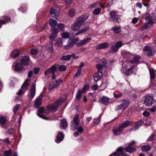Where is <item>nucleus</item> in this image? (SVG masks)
I'll use <instances>...</instances> for the list:
<instances>
[{"label": "nucleus", "mask_w": 156, "mask_h": 156, "mask_svg": "<svg viewBox=\"0 0 156 156\" xmlns=\"http://www.w3.org/2000/svg\"><path fill=\"white\" fill-rule=\"evenodd\" d=\"M88 15H82L77 17L75 20L74 23L71 26V29L74 31H78L75 34V36H77L84 34L88 31L90 28L89 26H86L79 30L84 22L88 18Z\"/></svg>", "instance_id": "nucleus-1"}, {"label": "nucleus", "mask_w": 156, "mask_h": 156, "mask_svg": "<svg viewBox=\"0 0 156 156\" xmlns=\"http://www.w3.org/2000/svg\"><path fill=\"white\" fill-rule=\"evenodd\" d=\"M135 69V67L132 61H126L122 64L121 71L125 75L128 76L133 73Z\"/></svg>", "instance_id": "nucleus-2"}, {"label": "nucleus", "mask_w": 156, "mask_h": 156, "mask_svg": "<svg viewBox=\"0 0 156 156\" xmlns=\"http://www.w3.org/2000/svg\"><path fill=\"white\" fill-rule=\"evenodd\" d=\"M65 98L61 97L58 99L55 103L51 105H48L46 107L45 111V113H48L49 112H55L65 100Z\"/></svg>", "instance_id": "nucleus-3"}, {"label": "nucleus", "mask_w": 156, "mask_h": 156, "mask_svg": "<svg viewBox=\"0 0 156 156\" xmlns=\"http://www.w3.org/2000/svg\"><path fill=\"white\" fill-rule=\"evenodd\" d=\"M111 47L110 48L111 50L114 52H116L119 48L122 46V42L119 41L114 43L112 42L111 44Z\"/></svg>", "instance_id": "nucleus-4"}, {"label": "nucleus", "mask_w": 156, "mask_h": 156, "mask_svg": "<svg viewBox=\"0 0 156 156\" xmlns=\"http://www.w3.org/2000/svg\"><path fill=\"white\" fill-rule=\"evenodd\" d=\"M79 115L78 114H76L74 117L73 120L71 122V126L73 130H75L76 126L79 124Z\"/></svg>", "instance_id": "nucleus-5"}, {"label": "nucleus", "mask_w": 156, "mask_h": 156, "mask_svg": "<svg viewBox=\"0 0 156 156\" xmlns=\"http://www.w3.org/2000/svg\"><path fill=\"white\" fill-rule=\"evenodd\" d=\"M123 149L122 147H119L116 150V151L112 154L109 156H128L123 151Z\"/></svg>", "instance_id": "nucleus-6"}, {"label": "nucleus", "mask_w": 156, "mask_h": 156, "mask_svg": "<svg viewBox=\"0 0 156 156\" xmlns=\"http://www.w3.org/2000/svg\"><path fill=\"white\" fill-rule=\"evenodd\" d=\"M110 14L111 16L110 21L114 23H119L118 20L120 18L115 12L112 11L110 12Z\"/></svg>", "instance_id": "nucleus-7"}, {"label": "nucleus", "mask_w": 156, "mask_h": 156, "mask_svg": "<svg viewBox=\"0 0 156 156\" xmlns=\"http://www.w3.org/2000/svg\"><path fill=\"white\" fill-rule=\"evenodd\" d=\"M144 104L146 106H151L154 102V100L152 97L148 96L145 98L144 100Z\"/></svg>", "instance_id": "nucleus-8"}, {"label": "nucleus", "mask_w": 156, "mask_h": 156, "mask_svg": "<svg viewBox=\"0 0 156 156\" xmlns=\"http://www.w3.org/2000/svg\"><path fill=\"white\" fill-rule=\"evenodd\" d=\"M62 82V80H57L55 81H53L50 83L48 87V89L50 90H52L58 87L60 83Z\"/></svg>", "instance_id": "nucleus-9"}, {"label": "nucleus", "mask_w": 156, "mask_h": 156, "mask_svg": "<svg viewBox=\"0 0 156 156\" xmlns=\"http://www.w3.org/2000/svg\"><path fill=\"white\" fill-rule=\"evenodd\" d=\"M58 65L55 64L51 66L50 68L46 70L44 72V74L45 75L48 74H53L56 70Z\"/></svg>", "instance_id": "nucleus-10"}, {"label": "nucleus", "mask_w": 156, "mask_h": 156, "mask_svg": "<svg viewBox=\"0 0 156 156\" xmlns=\"http://www.w3.org/2000/svg\"><path fill=\"white\" fill-rule=\"evenodd\" d=\"M11 20V19L7 16H2L0 19V28L2 25L6 24Z\"/></svg>", "instance_id": "nucleus-11"}, {"label": "nucleus", "mask_w": 156, "mask_h": 156, "mask_svg": "<svg viewBox=\"0 0 156 156\" xmlns=\"http://www.w3.org/2000/svg\"><path fill=\"white\" fill-rule=\"evenodd\" d=\"M91 40V38L90 37H88L83 40H80L76 44V46L78 47L85 44L88 43L89 41Z\"/></svg>", "instance_id": "nucleus-12"}, {"label": "nucleus", "mask_w": 156, "mask_h": 156, "mask_svg": "<svg viewBox=\"0 0 156 156\" xmlns=\"http://www.w3.org/2000/svg\"><path fill=\"white\" fill-rule=\"evenodd\" d=\"M30 95L31 99H30V102L34 97L36 94V84L35 83L32 84L30 90Z\"/></svg>", "instance_id": "nucleus-13"}, {"label": "nucleus", "mask_w": 156, "mask_h": 156, "mask_svg": "<svg viewBox=\"0 0 156 156\" xmlns=\"http://www.w3.org/2000/svg\"><path fill=\"white\" fill-rule=\"evenodd\" d=\"M20 61L22 65H28L29 63L30 59L29 56L25 55L23 57Z\"/></svg>", "instance_id": "nucleus-14"}, {"label": "nucleus", "mask_w": 156, "mask_h": 156, "mask_svg": "<svg viewBox=\"0 0 156 156\" xmlns=\"http://www.w3.org/2000/svg\"><path fill=\"white\" fill-rule=\"evenodd\" d=\"M123 130L119 125L118 127L113 129L112 131L113 134L115 136L120 135Z\"/></svg>", "instance_id": "nucleus-15"}, {"label": "nucleus", "mask_w": 156, "mask_h": 156, "mask_svg": "<svg viewBox=\"0 0 156 156\" xmlns=\"http://www.w3.org/2000/svg\"><path fill=\"white\" fill-rule=\"evenodd\" d=\"M145 20L147 21V23L149 24H152L153 23V17H151L150 14L148 12H146L145 14Z\"/></svg>", "instance_id": "nucleus-16"}, {"label": "nucleus", "mask_w": 156, "mask_h": 156, "mask_svg": "<svg viewBox=\"0 0 156 156\" xmlns=\"http://www.w3.org/2000/svg\"><path fill=\"white\" fill-rule=\"evenodd\" d=\"M144 123L143 120H140L136 122L134 124V126L131 128L130 130H136L139 128L140 126L143 125Z\"/></svg>", "instance_id": "nucleus-17"}, {"label": "nucleus", "mask_w": 156, "mask_h": 156, "mask_svg": "<svg viewBox=\"0 0 156 156\" xmlns=\"http://www.w3.org/2000/svg\"><path fill=\"white\" fill-rule=\"evenodd\" d=\"M108 80L106 79H105L102 81L101 85L99 87L98 90H104L107 87L108 85Z\"/></svg>", "instance_id": "nucleus-18"}, {"label": "nucleus", "mask_w": 156, "mask_h": 156, "mask_svg": "<svg viewBox=\"0 0 156 156\" xmlns=\"http://www.w3.org/2000/svg\"><path fill=\"white\" fill-rule=\"evenodd\" d=\"M64 137V136L63 134V133L62 131H59L58 133L57 136V140H56L55 141L56 143H59L61 141H62Z\"/></svg>", "instance_id": "nucleus-19"}, {"label": "nucleus", "mask_w": 156, "mask_h": 156, "mask_svg": "<svg viewBox=\"0 0 156 156\" xmlns=\"http://www.w3.org/2000/svg\"><path fill=\"white\" fill-rule=\"evenodd\" d=\"M102 73L100 70L98 71L97 73L94 74L93 77L95 81H98L102 76Z\"/></svg>", "instance_id": "nucleus-20"}, {"label": "nucleus", "mask_w": 156, "mask_h": 156, "mask_svg": "<svg viewBox=\"0 0 156 156\" xmlns=\"http://www.w3.org/2000/svg\"><path fill=\"white\" fill-rule=\"evenodd\" d=\"M60 124V127L63 129H66L68 125L67 122L65 119H63L61 120Z\"/></svg>", "instance_id": "nucleus-21"}, {"label": "nucleus", "mask_w": 156, "mask_h": 156, "mask_svg": "<svg viewBox=\"0 0 156 156\" xmlns=\"http://www.w3.org/2000/svg\"><path fill=\"white\" fill-rule=\"evenodd\" d=\"M119 101L120 103H122L121 104L122 105V106L123 107V110L126 108L130 104V101L129 100H126L125 99L120 100Z\"/></svg>", "instance_id": "nucleus-22"}, {"label": "nucleus", "mask_w": 156, "mask_h": 156, "mask_svg": "<svg viewBox=\"0 0 156 156\" xmlns=\"http://www.w3.org/2000/svg\"><path fill=\"white\" fill-rule=\"evenodd\" d=\"M50 16L52 17H54L57 19H58L59 16L58 15L56 14V10L53 8L51 9L50 11Z\"/></svg>", "instance_id": "nucleus-23"}, {"label": "nucleus", "mask_w": 156, "mask_h": 156, "mask_svg": "<svg viewBox=\"0 0 156 156\" xmlns=\"http://www.w3.org/2000/svg\"><path fill=\"white\" fill-rule=\"evenodd\" d=\"M99 101L102 104L106 105L109 101V99L106 96H103L100 98Z\"/></svg>", "instance_id": "nucleus-24"}, {"label": "nucleus", "mask_w": 156, "mask_h": 156, "mask_svg": "<svg viewBox=\"0 0 156 156\" xmlns=\"http://www.w3.org/2000/svg\"><path fill=\"white\" fill-rule=\"evenodd\" d=\"M144 50L147 52L148 56H151L153 55L152 50L149 46H145L144 48Z\"/></svg>", "instance_id": "nucleus-25"}, {"label": "nucleus", "mask_w": 156, "mask_h": 156, "mask_svg": "<svg viewBox=\"0 0 156 156\" xmlns=\"http://www.w3.org/2000/svg\"><path fill=\"white\" fill-rule=\"evenodd\" d=\"M108 45L107 43H105L103 44H99L96 47V49L97 50H100L104 49L107 48Z\"/></svg>", "instance_id": "nucleus-26"}, {"label": "nucleus", "mask_w": 156, "mask_h": 156, "mask_svg": "<svg viewBox=\"0 0 156 156\" xmlns=\"http://www.w3.org/2000/svg\"><path fill=\"white\" fill-rule=\"evenodd\" d=\"M42 103L41 97L39 96L36 100L34 105L36 108H37L39 107Z\"/></svg>", "instance_id": "nucleus-27"}, {"label": "nucleus", "mask_w": 156, "mask_h": 156, "mask_svg": "<svg viewBox=\"0 0 156 156\" xmlns=\"http://www.w3.org/2000/svg\"><path fill=\"white\" fill-rule=\"evenodd\" d=\"M74 56V54L72 53L71 55H64L61 58V59L66 61H68L69 60L72 56Z\"/></svg>", "instance_id": "nucleus-28"}, {"label": "nucleus", "mask_w": 156, "mask_h": 156, "mask_svg": "<svg viewBox=\"0 0 156 156\" xmlns=\"http://www.w3.org/2000/svg\"><path fill=\"white\" fill-rule=\"evenodd\" d=\"M131 122L129 120H127L125 121L122 124H120L119 126L124 130V129L129 126Z\"/></svg>", "instance_id": "nucleus-29"}, {"label": "nucleus", "mask_w": 156, "mask_h": 156, "mask_svg": "<svg viewBox=\"0 0 156 156\" xmlns=\"http://www.w3.org/2000/svg\"><path fill=\"white\" fill-rule=\"evenodd\" d=\"M13 66L14 69L17 71H20L22 70L23 68L22 64L20 63L16 64Z\"/></svg>", "instance_id": "nucleus-30"}, {"label": "nucleus", "mask_w": 156, "mask_h": 156, "mask_svg": "<svg viewBox=\"0 0 156 156\" xmlns=\"http://www.w3.org/2000/svg\"><path fill=\"white\" fill-rule=\"evenodd\" d=\"M124 150L127 152L130 153H133L135 152L136 149L135 147H131L128 146L127 147L125 148Z\"/></svg>", "instance_id": "nucleus-31"}, {"label": "nucleus", "mask_w": 156, "mask_h": 156, "mask_svg": "<svg viewBox=\"0 0 156 156\" xmlns=\"http://www.w3.org/2000/svg\"><path fill=\"white\" fill-rule=\"evenodd\" d=\"M20 54V51L18 50H15L13 51L11 54L12 57L13 58H15L17 57Z\"/></svg>", "instance_id": "nucleus-32"}, {"label": "nucleus", "mask_w": 156, "mask_h": 156, "mask_svg": "<svg viewBox=\"0 0 156 156\" xmlns=\"http://www.w3.org/2000/svg\"><path fill=\"white\" fill-rule=\"evenodd\" d=\"M151 147L149 145H143L141 147V150L143 152L149 151L151 150Z\"/></svg>", "instance_id": "nucleus-33"}, {"label": "nucleus", "mask_w": 156, "mask_h": 156, "mask_svg": "<svg viewBox=\"0 0 156 156\" xmlns=\"http://www.w3.org/2000/svg\"><path fill=\"white\" fill-rule=\"evenodd\" d=\"M6 120L5 117L3 116L0 117V123L2 124L1 125V126L3 128L6 129L5 126L3 125V124L6 122Z\"/></svg>", "instance_id": "nucleus-34"}, {"label": "nucleus", "mask_w": 156, "mask_h": 156, "mask_svg": "<svg viewBox=\"0 0 156 156\" xmlns=\"http://www.w3.org/2000/svg\"><path fill=\"white\" fill-rule=\"evenodd\" d=\"M29 80L28 79H27L25 80L23 84L21 86L22 89H26L27 87L29 84Z\"/></svg>", "instance_id": "nucleus-35"}, {"label": "nucleus", "mask_w": 156, "mask_h": 156, "mask_svg": "<svg viewBox=\"0 0 156 156\" xmlns=\"http://www.w3.org/2000/svg\"><path fill=\"white\" fill-rule=\"evenodd\" d=\"M57 24V21L53 19H50L49 20V24L51 27L55 26Z\"/></svg>", "instance_id": "nucleus-36"}, {"label": "nucleus", "mask_w": 156, "mask_h": 156, "mask_svg": "<svg viewBox=\"0 0 156 156\" xmlns=\"http://www.w3.org/2000/svg\"><path fill=\"white\" fill-rule=\"evenodd\" d=\"M46 48L48 49L51 52H53V50L52 48V41H50L49 43L46 45Z\"/></svg>", "instance_id": "nucleus-37"}, {"label": "nucleus", "mask_w": 156, "mask_h": 156, "mask_svg": "<svg viewBox=\"0 0 156 156\" xmlns=\"http://www.w3.org/2000/svg\"><path fill=\"white\" fill-rule=\"evenodd\" d=\"M140 58V57L139 55H136L134 57L133 60H131L133 62V63H135L136 64H138L139 63V60Z\"/></svg>", "instance_id": "nucleus-38"}, {"label": "nucleus", "mask_w": 156, "mask_h": 156, "mask_svg": "<svg viewBox=\"0 0 156 156\" xmlns=\"http://www.w3.org/2000/svg\"><path fill=\"white\" fill-rule=\"evenodd\" d=\"M68 14L70 17H73L76 15L75 10L72 9H70L69 11Z\"/></svg>", "instance_id": "nucleus-39"}, {"label": "nucleus", "mask_w": 156, "mask_h": 156, "mask_svg": "<svg viewBox=\"0 0 156 156\" xmlns=\"http://www.w3.org/2000/svg\"><path fill=\"white\" fill-rule=\"evenodd\" d=\"M73 44L69 40L68 42V44L64 47V49L67 50L72 47L73 46Z\"/></svg>", "instance_id": "nucleus-40"}, {"label": "nucleus", "mask_w": 156, "mask_h": 156, "mask_svg": "<svg viewBox=\"0 0 156 156\" xmlns=\"http://www.w3.org/2000/svg\"><path fill=\"white\" fill-rule=\"evenodd\" d=\"M112 30L115 33H119L121 32V30L119 27H114L112 28Z\"/></svg>", "instance_id": "nucleus-41"}, {"label": "nucleus", "mask_w": 156, "mask_h": 156, "mask_svg": "<svg viewBox=\"0 0 156 156\" xmlns=\"http://www.w3.org/2000/svg\"><path fill=\"white\" fill-rule=\"evenodd\" d=\"M101 10L100 8H98L94 10L93 13L95 15H98L101 12Z\"/></svg>", "instance_id": "nucleus-42"}, {"label": "nucleus", "mask_w": 156, "mask_h": 156, "mask_svg": "<svg viewBox=\"0 0 156 156\" xmlns=\"http://www.w3.org/2000/svg\"><path fill=\"white\" fill-rule=\"evenodd\" d=\"M12 153V150L11 149H9L4 151V155L5 156H10Z\"/></svg>", "instance_id": "nucleus-43"}, {"label": "nucleus", "mask_w": 156, "mask_h": 156, "mask_svg": "<svg viewBox=\"0 0 156 156\" xmlns=\"http://www.w3.org/2000/svg\"><path fill=\"white\" fill-rule=\"evenodd\" d=\"M155 136V133H152L147 140V141L148 142H151L154 140Z\"/></svg>", "instance_id": "nucleus-44"}, {"label": "nucleus", "mask_w": 156, "mask_h": 156, "mask_svg": "<svg viewBox=\"0 0 156 156\" xmlns=\"http://www.w3.org/2000/svg\"><path fill=\"white\" fill-rule=\"evenodd\" d=\"M66 69V66L63 65L59 66L58 67V69L60 71H65Z\"/></svg>", "instance_id": "nucleus-45"}, {"label": "nucleus", "mask_w": 156, "mask_h": 156, "mask_svg": "<svg viewBox=\"0 0 156 156\" xmlns=\"http://www.w3.org/2000/svg\"><path fill=\"white\" fill-rule=\"evenodd\" d=\"M83 91L79 90H78L76 96V98L78 99H80L81 98V94Z\"/></svg>", "instance_id": "nucleus-46"}, {"label": "nucleus", "mask_w": 156, "mask_h": 156, "mask_svg": "<svg viewBox=\"0 0 156 156\" xmlns=\"http://www.w3.org/2000/svg\"><path fill=\"white\" fill-rule=\"evenodd\" d=\"M64 25L63 24L59 23L57 25V26L59 30H62V31H64Z\"/></svg>", "instance_id": "nucleus-47"}, {"label": "nucleus", "mask_w": 156, "mask_h": 156, "mask_svg": "<svg viewBox=\"0 0 156 156\" xmlns=\"http://www.w3.org/2000/svg\"><path fill=\"white\" fill-rule=\"evenodd\" d=\"M56 43L58 47H61L62 46V38H59L56 41Z\"/></svg>", "instance_id": "nucleus-48"}, {"label": "nucleus", "mask_w": 156, "mask_h": 156, "mask_svg": "<svg viewBox=\"0 0 156 156\" xmlns=\"http://www.w3.org/2000/svg\"><path fill=\"white\" fill-rule=\"evenodd\" d=\"M69 41L72 43L73 45H74L77 43L79 41V38L78 37H76L75 38L71 40H69Z\"/></svg>", "instance_id": "nucleus-49"}, {"label": "nucleus", "mask_w": 156, "mask_h": 156, "mask_svg": "<svg viewBox=\"0 0 156 156\" xmlns=\"http://www.w3.org/2000/svg\"><path fill=\"white\" fill-rule=\"evenodd\" d=\"M20 105L19 104L17 105L16 106H14L12 109V111L15 114L16 113V111L20 108Z\"/></svg>", "instance_id": "nucleus-50"}, {"label": "nucleus", "mask_w": 156, "mask_h": 156, "mask_svg": "<svg viewBox=\"0 0 156 156\" xmlns=\"http://www.w3.org/2000/svg\"><path fill=\"white\" fill-rule=\"evenodd\" d=\"M19 10L23 12L25 11L26 10V6L25 5H23V6H21L19 8Z\"/></svg>", "instance_id": "nucleus-51"}, {"label": "nucleus", "mask_w": 156, "mask_h": 156, "mask_svg": "<svg viewBox=\"0 0 156 156\" xmlns=\"http://www.w3.org/2000/svg\"><path fill=\"white\" fill-rule=\"evenodd\" d=\"M69 34L67 32L63 33L62 35L63 38H69Z\"/></svg>", "instance_id": "nucleus-52"}, {"label": "nucleus", "mask_w": 156, "mask_h": 156, "mask_svg": "<svg viewBox=\"0 0 156 156\" xmlns=\"http://www.w3.org/2000/svg\"><path fill=\"white\" fill-rule=\"evenodd\" d=\"M31 54L33 55H35L38 53L37 50L35 48H33L30 51Z\"/></svg>", "instance_id": "nucleus-53"}, {"label": "nucleus", "mask_w": 156, "mask_h": 156, "mask_svg": "<svg viewBox=\"0 0 156 156\" xmlns=\"http://www.w3.org/2000/svg\"><path fill=\"white\" fill-rule=\"evenodd\" d=\"M122 108H123V107L122 106V105L121 104L120 105H117L115 107V110L116 111H118L119 110H121Z\"/></svg>", "instance_id": "nucleus-54"}, {"label": "nucleus", "mask_w": 156, "mask_h": 156, "mask_svg": "<svg viewBox=\"0 0 156 156\" xmlns=\"http://www.w3.org/2000/svg\"><path fill=\"white\" fill-rule=\"evenodd\" d=\"M37 114L38 116L39 117L45 119H48V118L46 116L43 115L42 114H40L39 113H37Z\"/></svg>", "instance_id": "nucleus-55"}, {"label": "nucleus", "mask_w": 156, "mask_h": 156, "mask_svg": "<svg viewBox=\"0 0 156 156\" xmlns=\"http://www.w3.org/2000/svg\"><path fill=\"white\" fill-rule=\"evenodd\" d=\"M37 114L38 116L39 117L45 119H48V118L46 116L43 115L42 114H40L39 113H37Z\"/></svg>", "instance_id": "nucleus-56"}, {"label": "nucleus", "mask_w": 156, "mask_h": 156, "mask_svg": "<svg viewBox=\"0 0 156 156\" xmlns=\"http://www.w3.org/2000/svg\"><path fill=\"white\" fill-rule=\"evenodd\" d=\"M52 34H55L57 35L58 33V30L57 28L53 27L51 29Z\"/></svg>", "instance_id": "nucleus-57"}, {"label": "nucleus", "mask_w": 156, "mask_h": 156, "mask_svg": "<svg viewBox=\"0 0 156 156\" xmlns=\"http://www.w3.org/2000/svg\"><path fill=\"white\" fill-rule=\"evenodd\" d=\"M99 118L96 119L94 120V124H98L99 123V122H100V119H101V115H99Z\"/></svg>", "instance_id": "nucleus-58"}, {"label": "nucleus", "mask_w": 156, "mask_h": 156, "mask_svg": "<svg viewBox=\"0 0 156 156\" xmlns=\"http://www.w3.org/2000/svg\"><path fill=\"white\" fill-rule=\"evenodd\" d=\"M56 37V35L55 34H51V35L49 36V38L52 41H54Z\"/></svg>", "instance_id": "nucleus-59"}, {"label": "nucleus", "mask_w": 156, "mask_h": 156, "mask_svg": "<svg viewBox=\"0 0 156 156\" xmlns=\"http://www.w3.org/2000/svg\"><path fill=\"white\" fill-rule=\"evenodd\" d=\"M76 128L75 129H77V131L79 133H82L83 131V128L81 126H79V127H77V126H76Z\"/></svg>", "instance_id": "nucleus-60"}, {"label": "nucleus", "mask_w": 156, "mask_h": 156, "mask_svg": "<svg viewBox=\"0 0 156 156\" xmlns=\"http://www.w3.org/2000/svg\"><path fill=\"white\" fill-rule=\"evenodd\" d=\"M148 27L147 24L145 23L144 24L143 26L141 27L140 30H144L147 29Z\"/></svg>", "instance_id": "nucleus-61"}, {"label": "nucleus", "mask_w": 156, "mask_h": 156, "mask_svg": "<svg viewBox=\"0 0 156 156\" xmlns=\"http://www.w3.org/2000/svg\"><path fill=\"white\" fill-rule=\"evenodd\" d=\"M44 110V108L43 107H41L38 110V113L42 114L43 113Z\"/></svg>", "instance_id": "nucleus-62"}, {"label": "nucleus", "mask_w": 156, "mask_h": 156, "mask_svg": "<svg viewBox=\"0 0 156 156\" xmlns=\"http://www.w3.org/2000/svg\"><path fill=\"white\" fill-rule=\"evenodd\" d=\"M150 72L151 79H153L154 78L155 74L154 73L153 71H151V70H150Z\"/></svg>", "instance_id": "nucleus-63"}, {"label": "nucleus", "mask_w": 156, "mask_h": 156, "mask_svg": "<svg viewBox=\"0 0 156 156\" xmlns=\"http://www.w3.org/2000/svg\"><path fill=\"white\" fill-rule=\"evenodd\" d=\"M98 88V86L97 84L91 86V89L93 90H97Z\"/></svg>", "instance_id": "nucleus-64"}]
</instances>
